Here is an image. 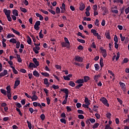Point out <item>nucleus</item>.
Returning <instances> with one entry per match:
<instances>
[{"label": "nucleus", "instance_id": "nucleus-1", "mask_svg": "<svg viewBox=\"0 0 129 129\" xmlns=\"http://www.w3.org/2000/svg\"><path fill=\"white\" fill-rule=\"evenodd\" d=\"M64 42H62L61 43L62 47L63 48H70V42H69L68 38H67V37H64Z\"/></svg>", "mask_w": 129, "mask_h": 129}, {"label": "nucleus", "instance_id": "nucleus-2", "mask_svg": "<svg viewBox=\"0 0 129 129\" xmlns=\"http://www.w3.org/2000/svg\"><path fill=\"white\" fill-rule=\"evenodd\" d=\"M6 90L8 99H12V93H11V91H12V89L11 88V86H8L6 87Z\"/></svg>", "mask_w": 129, "mask_h": 129}, {"label": "nucleus", "instance_id": "nucleus-3", "mask_svg": "<svg viewBox=\"0 0 129 129\" xmlns=\"http://www.w3.org/2000/svg\"><path fill=\"white\" fill-rule=\"evenodd\" d=\"M36 93L37 92H36V91H33L32 92V96H31V97L30 98L32 101H37V100H38V96L36 95Z\"/></svg>", "mask_w": 129, "mask_h": 129}, {"label": "nucleus", "instance_id": "nucleus-4", "mask_svg": "<svg viewBox=\"0 0 129 129\" xmlns=\"http://www.w3.org/2000/svg\"><path fill=\"white\" fill-rule=\"evenodd\" d=\"M91 33H92L95 37H97L98 40H101V36L99 35L98 33L96 32V30L95 29H91Z\"/></svg>", "mask_w": 129, "mask_h": 129}, {"label": "nucleus", "instance_id": "nucleus-5", "mask_svg": "<svg viewBox=\"0 0 129 129\" xmlns=\"http://www.w3.org/2000/svg\"><path fill=\"white\" fill-rule=\"evenodd\" d=\"M100 101L103 103V104L105 105L107 107H109V104L107 101V99L104 97L101 98L100 99Z\"/></svg>", "mask_w": 129, "mask_h": 129}, {"label": "nucleus", "instance_id": "nucleus-6", "mask_svg": "<svg viewBox=\"0 0 129 129\" xmlns=\"http://www.w3.org/2000/svg\"><path fill=\"white\" fill-rule=\"evenodd\" d=\"M100 50H101V53L104 58H106V56H107V53L106 51V49H104L103 47H101L100 48Z\"/></svg>", "mask_w": 129, "mask_h": 129}, {"label": "nucleus", "instance_id": "nucleus-7", "mask_svg": "<svg viewBox=\"0 0 129 129\" xmlns=\"http://www.w3.org/2000/svg\"><path fill=\"white\" fill-rule=\"evenodd\" d=\"M40 25H41V21H36L34 25L35 30H36V31L39 30V29H40V27H39V26H40Z\"/></svg>", "mask_w": 129, "mask_h": 129}, {"label": "nucleus", "instance_id": "nucleus-8", "mask_svg": "<svg viewBox=\"0 0 129 129\" xmlns=\"http://www.w3.org/2000/svg\"><path fill=\"white\" fill-rule=\"evenodd\" d=\"M119 84L120 85V87L121 88L123 91H126V89L125 88V84L121 82H119Z\"/></svg>", "mask_w": 129, "mask_h": 129}, {"label": "nucleus", "instance_id": "nucleus-9", "mask_svg": "<svg viewBox=\"0 0 129 129\" xmlns=\"http://www.w3.org/2000/svg\"><path fill=\"white\" fill-rule=\"evenodd\" d=\"M3 12L6 15V17H8V16H11V10H7V9H4L3 10Z\"/></svg>", "mask_w": 129, "mask_h": 129}, {"label": "nucleus", "instance_id": "nucleus-10", "mask_svg": "<svg viewBox=\"0 0 129 129\" xmlns=\"http://www.w3.org/2000/svg\"><path fill=\"white\" fill-rule=\"evenodd\" d=\"M75 60L77 62H83V58L79 56H76L75 57Z\"/></svg>", "mask_w": 129, "mask_h": 129}, {"label": "nucleus", "instance_id": "nucleus-11", "mask_svg": "<svg viewBox=\"0 0 129 129\" xmlns=\"http://www.w3.org/2000/svg\"><path fill=\"white\" fill-rule=\"evenodd\" d=\"M61 91H63V92H64L66 94L65 96H69V90H68V89L67 88L62 89H61Z\"/></svg>", "mask_w": 129, "mask_h": 129}, {"label": "nucleus", "instance_id": "nucleus-12", "mask_svg": "<svg viewBox=\"0 0 129 129\" xmlns=\"http://www.w3.org/2000/svg\"><path fill=\"white\" fill-rule=\"evenodd\" d=\"M8 74V70H4L3 72L0 73V77H3V76H6Z\"/></svg>", "mask_w": 129, "mask_h": 129}, {"label": "nucleus", "instance_id": "nucleus-13", "mask_svg": "<svg viewBox=\"0 0 129 129\" xmlns=\"http://www.w3.org/2000/svg\"><path fill=\"white\" fill-rule=\"evenodd\" d=\"M33 61L34 63V65H35L36 67H38V66H39L40 65V64L39 63V61H38L37 60V58H33Z\"/></svg>", "mask_w": 129, "mask_h": 129}, {"label": "nucleus", "instance_id": "nucleus-14", "mask_svg": "<svg viewBox=\"0 0 129 129\" xmlns=\"http://www.w3.org/2000/svg\"><path fill=\"white\" fill-rule=\"evenodd\" d=\"M20 82H21L20 81V80L15 81L14 87V89H16L17 87H18V86L20 84Z\"/></svg>", "mask_w": 129, "mask_h": 129}, {"label": "nucleus", "instance_id": "nucleus-15", "mask_svg": "<svg viewBox=\"0 0 129 129\" xmlns=\"http://www.w3.org/2000/svg\"><path fill=\"white\" fill-rule=\"evenodd\" d=\"M33 75L35 77H40V74L39 73V72H38V71L36 70L33 72Z\"/></svg>", "mask_w": 129, "mask_h": 129}, {"label": "nucleus", "instance_id": "nucleus-16", "mask_svg": "<svg viewBox=\"0 0 129 129\" xmlns=\"http://www.w3.org/2000/svg\"><path fill=\"white\" fill-rule=\"evenodd\" d=\"M76 83L78 84H83L84 83V80L83 79L77 80Z\"/></svg>", "mask_w": 129, "mask_h": 129}, {"label": "nucleus", "instance_id": "nucleus-17", "mask_svg": "<svg viewBox=\"0 0 129 129\" xmlns=\"http://www.w3.org/2000/svg\"><path fill=\"white\" fill-rule=\"evenodd\" d=\"M12 14L14 16L18 17V16H19V11H18V10L16 9H14L13 10Z\"/></svg>", "mask_w": 129, "mask_h": 129}, {"label": "nucleus", "instance_id": "nucleus-18", "mask_svg": "<svg viewBox=\"0 0 129 129\" xmlns=\"http://www.w3.org/2000/svg\"><path fill=\"white\" fill-rule=\"evenodd\" d=\"M80 11H84V9H85V5L83 3H81L80 5Z\"/></svg>", "mask_w": 129, "mask_h": 129}, {"label": "nucleus", "instance_id": "nucleus-19", "mask_svg": "<svg viewBox=\"0 0 129 129\" xmlns=\"http://www.w3.org/2000/svg\"><path fill=\"white\" fill-rule=\"evenodd\" d=\"M105 35L107 39H108L109 40H110V39H111V37H110V33L109 31H107L105 33Z\"/></svg>", "mask_w": 129, "mask_h": 129}, {"label": "nucleus", "instance_id": "nucleus-20", "mask_svg": "<svg viewBox=\"0 0 129 129\" xmlns=\"http://www.w3.org/2000/svg\"><path fill=\"white\" fill-rule=\"evenodd\" d=\"M44 83L45 85H46V87H49L50 86V84L48 82V79L45 78L44 80Z\"/></svg>", "mask_w": 129, "mask_h": 129}, {"label": "nucleus", "instance_id": "nucleus-21", "mask_svg": "<svg viewBox=\"0 0 129 129\" xmlns=\"http://www.w3.org/2000/svg\"><path fill=\"white\" fill-rule=\"evenodd\" d=\"M85 104L88 105L89 106V105H90V102H89V100L88 99V98L87 97L85 98Z\"/></svg>", "mask_w": 129, "mask_h": 129}, {"label": "nucleus", "instance_id": "nucleus-22", "mask_svg": "<svg viewBox=\"0 0 129 129\" xmlns=\"http://www.w3.org/2000/svg\"><path fill=\"white\" fill-rule=\"evenodd\" d=\"M9 42L10 43H13V44H17V40L14 38H11L10 40H9Z\"/></svg>", "mask_w": 129, "mask_h": 129}, {"label": "nucleus", "instance_id": "nucleus-23", "mask_svg": "<svg viewBox=\"0 0 129 129\" xmlns=\"http://www.w3.org/2000/svg\"><path fill=\"white\" fill-rule=\"evenodd\" d=\"M68 100V96H65V98L63 100V101L62 102V104L64 105V104H66L67 103V101Z\"/></svg>", "mask_w": 129, "mask_h": 129}, {"label": "nucleus", "instance_id": "nucleus-24", "mask_svg": "<svg viewBox=\"0 0 129 129\" xmlns=\"http://www.w3.org/2000/svg\"><path fill=\"white\" fill-rule=\"evenodd\" d=\"M29 68H37V67H36L35 64L32 62H30L29 63Z\"/></svg>", "mask_w": 129, "mask_h": 129}, {"label": "nucleus", "instance_id": "nucleus-25", "mask_svg": "<svg viewBox=\"0 0 129 129\" xmlns=\"http://www.w3.org/2000/svg\"><path fill=\"white\" fill-rule=\"evenodd\" d=\"M12 31L14 34H16V35H18V36H20V32L15 30V29L12 28Z\"/></svg>", "mask_w": 129, "mask_h": 129}, {"label": "nucleus", "instance_id": "nucleus-26", "mask_svg": "<svg viewBox=\"0 0 129 129\" xmlns=\"http://www.w3.org/2000/svg\"><path fill=\"white\" fill-rule=\"evenodd\" d=\"M89 79H90V78L89 77V76H84V82H87L88 81V80H89Z\"/></svg>", "mask_w": 129, "mask_h": 129}, {"label": "nucleus", "instance_id": "nucleus-27", "mask_svg": "<svg viewBox=\"0 0 129 129\" xmlns=\"http://www.w3.org/2000/svg\"><path fill=\"white\" fill-rule=\"evenodd\" d=\"M16 56H17L18 62H19L20 63L22 62V58H21V56H20V55L17 54Z\"/></svg>", "mask_w": 129, "mask_h": 129}, {"label": "nucleus", "instance_id": "nucleus-28", "mask_svg": "<svg viewBox=\"0 0 129 129\" xmlns=\"http://www.w3.org/2000/svg\"><path fill=\"white\" fill-rule=\"evenodd\" d=\"M100 65L101 68H102V67H103V66H104V64H103V58H100Z\"/></svg>", "mask_w": 129, "mask_h": 129}, {"label": "nucleus", "instance_id": "nucleus-29", "mask_svg": "<svg viewBox=\"0 0 129 129\" xmlns=\"http://www.w3.org/2000/svg\"><path fill=\"white\" fill-rule=\"evenodd\" d=\"M100 77V75H98L97 76H94V80L96 82H98V79Z\"/></svg>", "mask_w": 129, "mask_h": 129}, {"label": "nucleus", "instance_id": "nucleus-30", "mask_svg": "<svg viewBox=\"0 0 129 129\" xmlns=\"http://www.w3.org/2000/svg\"><path fill=\"white\" fill-rule=\"evenodd\" d=\"M1 92L3 94V95H7V91L4 89H1Z\"/></svg>", "mask_w": 129, "mask_h": 129}, {"label": "nucleus", "instance_id": "nucleus-31", "mask_svg": "<svg viewBox=\"0 0 129 129\" xmlns=\"http://www.w3.org/2000/svg\"><path fill=\"white\" fill-rule=\"evenodd\" d=\"M94 67H95V69L96 71H98V70H99L100 67L98 64H97V63L95 64Z\"/></svg>", "mask_w": 129, "mask_h": 129}, {"label": "nucleus", "instance_id": "nucleus-32", "mask_svg": "<svg viewBox=\"0 0 129 129\" xmlns=\"http://www.w3.org/2000/svg\"><path fill=\"white\" fill-rule=\"evenodd\" d=\"M69 85H70V86H71L72 87H75V83H74L73 81H70Z\"/></svg>", "mask_w": 129, "mask_h": 129}, {"label": "nucleus", "instance_id": "nucleus-33", "mask_svg": "<svg viewBox=\"0 0 129 129\" xmlns=\"http://www.w3.org/2000/svg\"><path fill=\"white\" fill-rule=\"evenodd\" d=\"M20 10L23 13H27V12H28V11H27V9H26V8H22V7H20Z\"/></svg>", "mask_w": 129, "mask_h": 129}, {"label": "nucleus", "instance_id": "nucleus-34", "mask_svg": "<svg viewBox=\"0 0 129 129\" xmlns=\"http://www.w3.org/2000/svg\"><path fill=\"white\" fill-rule=\"evenodd\" d=\"M27 43L29 45H31V44H32V39H31V37H30V36L28 37Z\"/></svg>", "mask_w": 129, "mask_h": 129}, {"label": "nucleus", "instance_id": "nucleus-35", "mask_svg": "<svg viewBox=\"0 0 129 129\" xmlns=\"http://www.w3.org/2000/svg\"><path fill=\"white\" fill-rule=\"evenodd\" d=\"M16 110L17 111H18L20 116H23V114L22 113V112H21V110L19 108H16Z\"/></svg>", "mask_w": 129, "mask_h": 129}, {"label": "nucleus", "instance_id": "nucleus-36", "mask_svg": "<svg viewBox=\"0 0 129 129\" xmlns=\"http://www.w3.org/2000/svg\"><path fill=\"white\" fill-rule=\"evenodd\" d=\"M41 75H43V76H45V77H49V73L47 72L41 73Z\"/></svg>", "mask_w": 129, "mask_h": 129}, {"label": "nucleus", "instance_id": "nucleus-37", "mask_svg": "<svg viewBox=\"0 0 129 129\" xmlns=\"http://www.w3.org/2000/svg\"><path fill=\"white\" fill-rule=\"evenodd\" d=\"M120 38L121 39V42H123L125 40V37L123 36L122 34H120Z\"/></svg>", "mask_w": 129, "mask_h": 129}, {"label": "nucleus", "instance_id": "nucleus-38", "mask_svg": "<svg viewBox=\"0 0 129 129\" xmlns=\"http://www.w3.org/2000/svg\"><path fill=\"white\" fill-rule=\"evenodd\" d=\"M83 20L84 21H87L88 22H90V21H91V18L89 17H84Z\"/></svg>", "mask_w": 129, "mask_h": 129}, {"label": "nucleus", "instance_id": "nucleus-39", "mask_svg": "<svg viewBox=\"0 0 129 129\" xmlns=\"http://www.w3.org/2000/svg\"><path fill=\"white\" fill-rule=\"evenodd\" d=\"M99 126V123H96L93 125V128H97Z\"/></svg>", "mask_w": 129, "mask_h": 129}, {"label": "nucleus", "instance_id": "nucleus-40", "mask_svg": "<svg viewBox=\"0 0 129 129\" xmlns=\"http://www.w3.org/2000/svg\"><path fill=\"white\" fill-rule=\"evenodd\" d=\"M114 41L115 42L114 43H118V39L117 38V36H116V35H114Z\"/></svg>", "mask_w": 129, "mask_h": 129}, {"label": "nucleus", "instance_id": "nucleus-41", "mask_svg": "<svg viewBox=\"0 0 129 129\" xmlns=\"http://www.w3.org/2000/svg\"><path fill=\"white\" fill-rule=\"evenodd\" d=\"M82 86H83V84H79L76 86L75 88L76 89H79V88H80V87H82Z\"/></svg>", "mask_w": 129, "mask_h": 129}, {"label": "nucleus", "instance_id": "nucleus-42", "mask_svg": "<svg viewBox=\"0 0 129 129\" xmlns=\"http://www.w3.org/2000/svg\"><path fill=\"white\" fill-rule=\"evenodd\" d=\"M55 11L57 14H60V13H61V10H60V8L58 7H56Z\"/></svg>", "mask_w": 129, "mask_h": 129}, {"label": "nucleus", "instance_id": "nucleus-43", "mask_svg": "<svg viewBox=\"0 0 129 129\" xmlns=\"http://www.w3.org/2000/svg\"><path fill=\"white\" fill-rule=\"evenodd\" d=\"M106 115L107 118H108L109 119H110V117H111V113H110V112L107 113Z\"/></svg>", "mask_w": 129, "mask_h": 129}, {"label": "nucleus", "instance_id": "nucleus-44", "mask_svg": "<svg viewBox=\"0 0 129 129\" xmlns=\"http://www.w3.org/2000/svg\"><path fill=\"white\" fill-rule=\"evenodd\" d=\"M27 123H28V128L29 129H32V123H31L29 121V120L27 121Z\"/></svg>", "mask_w": 129, "mask_h": 129}, {"label": "nucleus", "instance_id": "nucleus-45", "mask_svg": "<svg viewBox=\"0 0 129 129\" xmlns=\"http://www.w3.org/2000/svg\"><path fill=\"white\" fill-rule=\"evenodd\" d=\"M46 101L47 105H50V103L51 102V99H50V98L49 97L46 98Z\"/></svg>", "mask_w": 129, "mask_h": 129}, {"label": "nucleus", "instance_id": "nucleus-46", "mask_svg": "<svg viewBox=\"0 0 129 129\" xmlns=\"http://www.w3.org/2000/svg\"><path fill=\"white\" fill-rule=\"evenodd\" d=\"M40 12L43 13V14H44L45 15H48L49 14V12L47 11L43 10V9L40 10Z\"/></svg>", "mask_w": 129, "mask_h": 129}, {"label": "nucleus", "instance_id": "nucleus-47", "mask_svg": "<svg viewBox=\"0 0 129 129\" xmlns=\"http://www.w3.org/2000/svg\"><path fill=\"white\" fill-rule=\"evenodd\" d=\"M66 108L68 112H70V111H72V109H71V107H70V106H67Z\"/></svg>", "mask_w": 129, "mask_h": 129}, {"label": "nucleus", "instance_id": "nucleus-48", "mask_svg": "<svg viewBox=\"0 0 129 129\" xmlns=\"http://www.w3.org/2000/svg\"><path fill=\"white\" fill-rule=\"evenodd\" d=\"M114 3H120L122 5L123 4V0H115L114 1Z\"/></svg>", "mask_w": 129, "mask_h": 129}, {"label": "nucleus", "instance_id": "nucleus-49", "mask_svg": "<svg viewBox=\"0 0 129 129\" xmlns=\"http://www.w3.org/2000/svg\"><path fill=\"white\" fill-rule=\"evenodd\" d=\"M91 48H93L94 49H96V45H95V42H92L91 45Z\"/></svg>", "mask_w": 129, "mask_h": 129}, {"label": "nucleus", "instance_id": "nucleus-50", "mask_svg": "<svg viewBox=\"0 0 129 129\" xmlns=\"http://www.w3.org/2000/svg\"><path fill=\"white\" fill-rule=\"evenodd\" d=\"M60 120L62 123H64V124H66V123H67L66 119H65L64 118H61L60 119Z\"/></svg>", "mask_w": 129, "mask_h": 129}, {"label": "nucleus", "instance_id": "nucleus-51", "mask_svg": "<svg viewBox=\"0 0 129 129\" xmlns=\"http://www.w3.org/2000/svg\"><path fill=\"white\" fill-rule=\"evenodd\" d=\"M20 45H21V42H20V41H17L16 43L17 49H19L20 48Z\"/></svg>", "mask_w": 129, "mask_h": 129}, {"label": "nucleus", "instance_id": "nucleus-52", "mask_svg": "<svg viewBox=\"0 0 129 129\" xmlns=\"http://www.w3.org/2000/svg\"><path fill=\"white\" fill-rule=\"evenodd\" d=\"M77 41H78V42H80V43H82L83 44H84V43H85V40H84L83 39H80L78 38L77 39Z\"/></svg>", "mask_w": 129, "mask_h": 129}, {"label": "nucleus", "instance_id": "nucleus-53", "mask_svg": "<svg viewBox=\"0 0 129 129\" xmlns=\"http://www.w3.org/2000/svg\"><path fill=\"white\" fill-rule=\"evenodd\" d=\"M46 116H45V114H42L40 115V118L41 120H44Z\"/></svg>", "mask_w": 129, "mask_h": 129}, {"label": "nucleus", "instance_id": "nucleus-54", "mask_svg": "<svg viewBox=\"0 0 129 129\" xmlns=\"http://www.w3.org/2000/svg\"><path fill=\"white\" fill-rule=\"evenodd\" d=\"M48 11L49 12V13H51V14H52V15L56 14V12L55 11H54L53 10H52L51 9H48Z\"/></svg>", "mask_w": 129, "mask_h": 129}, {"label": "nucleus", "instance_id": "nucleus-55", "mask_svg": "<svg viewBox=\"0 0 129 129\" xmlns=\"http://www.w3.org/2000/svg\"><path fill=\"white\" fill-rule=\"evenodd\" d=\"M52 88H53V89H59V86L52 85Z\"/></svg>", "mask_w": 129, "mask_h": 129}, {"label": "nucleus", "instance_id": "nucleus-56", "mask_svg": "<svg viewBox=\"0 0 129 129\" xmlns=\"http://www.w3.org/2000/svg\"><path fill=\"white\" fill-rule=\"evenodd\" d=\"M78 118L80 119H84V116H83V115H82V114H79L78 115Z\"/></svg>", "mask_w": 129, "mask_h": 129}, {"label": "nucleus", "instance_id": "nucleus-57", "mask_svg": "<svg viewBox=\"0 0 129 129\" xmlns=\"http://www.w3.org/2000/svg\"><path fill=\"white\" fill-rule=\"evenodd\" d=\"M63 77L64 80H67L68 81H69V80H70V78H69V77H68L67 76H64Z\"/></svg>", "mask_w": 129, "mask_h": 129}, {"label": "nucleus", "instance_id": "nucleus-58", "mask_svg": "<svg viewBox=\"0 0 129 129\" xmlns=\"http://www.w3.org/2000/svg\"><path fill=\"white\" fill-rule=\"evenodd\" d=\"M95 115L96 118H97V119H99V118H100V114L96 113H95Z\"/></svg>", "mask_w": 129, "mask_h": 129}, {"label": "nucleus", "instance_id": "nucleus-59", "mask_svg": "<svg viewBox=\"0 0 129 129\" xmlns=\"http://www.w3.org/2000/svg\"><path fill=\"white\" fill-rule=\"evenodd\" d=\"M90 121L91 122V123H94L95 122V119L94 118H90L89 119Z\"/></svg>", "mask_w": 129, "mask_h": 129}, {"label": "nucleus", "instance_id": "nucleus-60", "mask_svg": "<svg viewBox=\"0 0 129 129\" xmlns=\"http://www.w3.org/2000/svg\"><path fill=\"white\" fill-rule=\"evenodd\" d=\"M93 10L94 11H97V5H95L93 6Z\"/></svg>", "mask_w": 129, "mask_h": 129}, {"label": "nucleus", "instance_id": "nucleus-61", "mask_svg": "<svg viewBox=\"0 0 129 129\" xmlns=\"http://www.w3.org/2000/svg\"><path fill=\"white\" fill-rule=\"evenodd\" d=\"M7 18L9 22H12V17H11V15H9L8 16H7Z\"/></svg>", "mask_w": 129, "mask_h": 129}, {"label": "nucleus", "instance_id": "nucleus-62", "mask_svg": "<svg viewBox=\"0 0 129 129\" xmlns=\"http://www.w3.org/2000/svg\"><path fill=\"white\" fill-rule=\"evenodd\" d=\"M128 62V58L125 57L124 58L123 60V63H127Z\"/></svg>", "mask_w": 129, "mask_h": 129}, {"label": "nucleus", "instance_id": "nucleus-63", "mask_svg": "<svg viewBox=\"0 0 129 129\" xmlns=\"http://www.w3.org/2000/svg\"><path fill=\"white\" fill-rule=\"evenodd\" d=\"M111 128V127H110V125L109 124H107L105 125V129H110Z\"/></svg>", "mask_w": 129, "mask_h": 129}, {"label": "nucleus", "instance_id": "nucleus-64", "mask_svg": "<svg viewBox=\"0 0 129 129\" xmlns=\"http://www.w3.org/2000/svg\"><path fill=\"white\" fill-rule=\"evenodd\" d=\"M125 13L126 15H127V14H128V13H129V7H128L127 8L125 9Z\"/></svg>", "mask_w": 129, "mask_h": 129}]
</instances>
